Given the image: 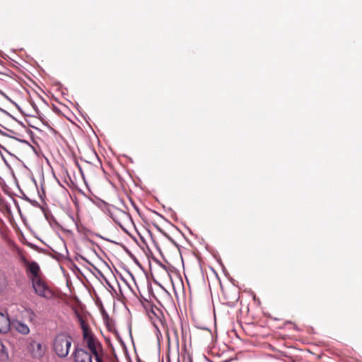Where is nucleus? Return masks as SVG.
Instances as JSON below:
<instances>
[{
  "label": "nucleus",
  "mask_w": 362,
  "mask_h": 362,
  "mask_svg": "<svg viewBox=\"0 0 362 362\" xmlns=\"http://www.w3.org/2000/svg\"><path fill=\"white\" fill-rule=\"evenodd\" d=\"M74 313L77 321L83 331V344L90 351L89 353L93 355L96 362H104V351L103 345L94 335L91 329L88 326L86 320V317L77 310H75Z\"/></svg>",
  "instance_id": "1"
},
{
  "label": "nucleus",
  "mask_w": 362,
  "mask_h": 362,
  "mask_svg": "<svg viewBox=\"0 0 362 362\" xmlns=\"http://www.w3.org/2000/svg\"><path fill=\"white\" fill-rule=\"evenodd\" d=\"M71 344L72 338L69 335L60 333L54 339L52 344L54 351L59 358H65L69 354Z\"/></svg>",
  "instance_id": "2"
},
{
  "label": "nucleus",
  "mask_w": 362,
  "mask_h": 362,
  "mask_svg": "<svg viewBox=\"0 0 362 362\" xmlns=\"http://www.w3.org/2000/svg\"><path fill=\"white\" fill-rule=\"evenodd\" d=\"M32 287L35 293L47 300L52 299L54 297V292L52 288L47 285L45 279L42 277L38 279L31 281Z\"/></svg>",
  "instance_id": "3"
},
{
  "label": "nucleus",
  "mask_w": 362,
  "mask_h": 362,
  "mask_svg": "<svg viewBox=\"0 0 362 362\" xmlns=\"http://www.w3.org/2000/svg\"><path fill=\"white\" fill-rule=\"evenodd\" d=\"M22 261L26 267V273L30 281L42 277L40 266L37 262H29L25 257H22Z\"/></svg>",
  "instance_id": "4"
},
{
  "label": "nucleus",
  "mask_w": 362,
  "mask_h": 362,
  "mask_svg": "<svg viewBox=\"0 0 362 362\" xmlns=\"http://www.w3.org/2000/svg\"><path fill=\"white\" fill-rule=\"evenodd\" d=\"M110 213L114 221L119 226H121L122 223L131 220L129 214L117 208H114Z\"/></svg>",
  "instance_id": "5"
},
{
  "label": "nucleus",
  "mask_w": 362,
  "mask_h": 362,
  "mask_svg": "<svg viewBox=\"0 0 362 362\" xmlns=\"http://www.w3.org/2000/svg\"><path fill=\"white\" fill-rule=\"evenodd\" d=\"M93 356L91 354L81 348H77L74 353V362H93Z\"/></svg>",
  "instance_id": "6"
},
{
  "label": "nucleus",
  "mask_w": 362,
  "mask_h": 362,
  "mask_svg": "<svg viewBox=\"0 0 362 362\" xmlns=\"http://www.w3.org/2000/svg\"><path fill=\"white\" fill-rule=\"evenodd\" d=\"M27 347L29 352L35 358H40L44 354L42 344L37 341L31 340Z\"/></svg>",
  "instance_id": "7"
},
{
  "label": "nucleus",
  "mask_w": 362,
  "mask_h": 362,
  "mask_svg": "<svg viewBox=\"0 0 362 362\" xmlns=\"http://www.w3.org/2000/svg\"><path fill=\"white\" fill-rule=\"evenodd\" d=\"M11 324L8 315L0 312V333L8 332Z\"/></svg>",
  "instance_id": "8"
},
{
  "label": "nucleus",
  "mask_w": 362,
  "mask_h": 362,
  "mask_svg": "<svg viewBox=\"0 0 362 362\" xmlns=\"http://www.w3.org/2000/svg\"><path fill=\"white\" fill-rule=\"evenodd\" d=\"M11 326L15 330L22 334H28L30 332L28 326L20 321L13 322Z\"/></svg>",
  "instance_id": "9"
},
{
  "label": "nucleus",
  "mask_w": 362,
  "mask_h": 362,
  "mask_svg": "<svg viewBox=\"0 0 362 362\" xmlns=\"http://www.w3.org/2000/svg\"><path fill=\"white\" fill-rule=\"evenodd\" d=\"M24 316L30 322H33V323L35 322L36 315H35V313L31 309H25Z\"/></svg>",
  "instance_id": "10"
},
{
  "label": "nucleus",
  "mask_w": 362,
  "mask_h": 362,
  "mask_svg": "<svg viewBox=\"0 0 362 362\" xmlns=\"http://www.w3.org/2000/svg\"><path fill=\"white\" fill-rule=\"evenodd\" d=\"M0 356L7 358L8 357L6 349L2 341L0 339Z\"/></svg>",
  "instance_id": "11"
},
{
  "label": "nucleus",
  "mask_w": 362,
  "mask_h": 362,
  "mask_svg": "<svg viewBox=\"0 0 362 362\" xmlns=\"http://www.w3.org/2000/svg\"><path fill=\"white\" fill-rule=\"evenodd\" d=\"M6 277L0 273V292L6 286Z\"/></svg>",
  "instance_id": "12"
},
{
  "label": "nucleus",
  "mask_w": 362,
  "mask_h": 362,
  "mask_svg": "<svg viewBox=\"0 0 362 362\" xmlns=\"http://www.w3.org/2000/svg\"><path fill=\"white\" fill-rule=\"evenodd\" d=\"M203 362H209L207 360H204Z\"/></svg>",
  "instance_id": "13"
}]
</instances>
